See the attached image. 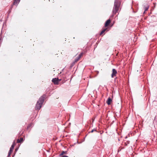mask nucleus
Returning <instances> with one entry per match:
<instances>
[{
	"label": "nucleus",
	"mask_w": 157,
	"mask_h": 157,
	"mask_svg": "<svg viewBox=\"0 0 157 157\" xmlns=\"http://www.w3.org/2000/svg\"><path fill=\"white\" fill-rule=\"evenodd\" d=\"M45 97V96L44 95L40 98L36 105V109L39 110L40 109L44 102Z\"/></svg>",
	"instance_id": "nucleus-1"
},
{
	"label": "nucleus",
	"mask_w": 157,
	"mask_h": 157,
	"mask_svg": "<svg viewBox=\"0 0 157 157\" xmlns=\"http://www.w3.org/2000/svg\"><path fill=\"white\" fill-rule=\"evenodd\" d=\"M120 5V2L117 0H115L113 10V13L115 14L118 11Z\"/></svg>",
	"instance_id": "nucleus-2"
},
{
	"label": "nucleus",
	"mask_w": 157,
	"mask_h": 157,
	"mask_svg": "<svg viewBox=\"0 0 157 157\" xmlns=\"http://www.w3.org/2000/svg\"><path fill=\"white\" fill-rule=\"evenodd\" d=\"M61 80V79H59L58 78H54L52 79V82L55 84H58L59 82Z\"/></svg>",
	"instance_id": "nucleus-3"
},
{
	"label": "nucleus",
	"mask_w": 157,
	"mask_h": 157,
	"mask_svg": "<svg viewBox=\"0 0 157 157\" xmlns=\"http://www.w3.org/2000/svg\"><path fill=\"white\" fill-rule=\"evenodd\" d=\"M117 73V71L115 69H113L112 70V73L111 75L112 77L113 78L114 76H115Z\"/></svg>",
	"instance_id": "nucleus-4"
},
{
	"label": "nucleus",
	"mask_w": 157,
	"mask_h": 157,
	"mask_svg": "<svg viewBox=\"0 0 157 157\" xmlns=\"http://www.w3.org/2000/svg\"><path fill=\"white\" fill-rule=\"evenodd\" d=\"M20 1V0H14L13 4L14 5H16L17 6L19 3Z\"/></svg>",
	"instance_id": "nucleus-5"
},
{
	"label": "nucleus",
	"mask_w": 157,
	"mask_h": 157,
	"mask_svg": "<svg viewBox=\"0 0 157 157\" xmlns=\"http://www.w3.org/2000/svg\"><path fill=\"white\" fill-rule=\"evenodd\" d=\"M110 22H111V21H110V19H109V20H107L105 22V27L109 25V24L110 23Z\"/></svg>",
	"instance_id": "nucleus-6"
},
{
	"label": "nucleus",
	"mask_w": 157,
	"mask_h": 157,
	"mask_svg": "<svg viewBox=\"0 0 157 157\" xmlns=\"http://www.w3.org/2000/svg\"><path fill=\"white\" fill-rule=\"evenodd\" d=\"M111 101L112 100L111 98H109L107 101L106 102L108 105H109L110 104V103Z\"/></svg>",
	"instance_id": "nucleus-7"
},
{
	"label": "nucleus",
	"mask_w": 157,
	"mask_h": 157,
	"mask_svg": "<svg viewBox=\"0 0 157 157\" xmlns=\"http://www.w3.org/2000/svg\"><path fill=\"white\" fill-rule=\"evenodd\" d=\"M23 139L22 138H21L20 139H18L17 140V143H20L22 142Z\"/></svg>",
	"instance_id": "nucleus-8"
},
{
	"label": "nucleus",
	"mask_w": 157,
	"mask_h": 157,
	"mask_svg": "<svg viewBox=\"0 0 157 157\" xmlns=\"http://www.w3.org/2000/svg\"><path fill=\"white\" fill-rule=\"evenodd\" d=\"M15 145V142H14L13 144L12 145L11 147L10 148V150L11 151H13V149L14 146Z\"/></svg>",
	"instance_id": "nucleus-9"
},
{
	"label": "nucleus",
	"mask_w": 157,
	"mask_h": 157,
	"mask_svg": "<svg viewBox=\"0 0 157 157\" xmlns=\"http://www.w3.org/2000/svg\"><path fill=\"white\" fill-rule=\"evenodd\" d=\"M107 29V28L103 29L100 33V35H102Z\"/></svg>",
	"instance_id": "nucleus-10"
},
{
	"label": "nucleus",
	"mask_w": 157,
	"mask_h": 157,
	"mask_svg": "<svg viewBox=\"0 0 157 157\" xmlns=\"http://www.w3.org/2000/svg\"><path fill=\"white\" fill-rule=\"evenodd\" d=\"M149 8L148 6H147L144 8L145 11L144 13H145V12L148 10Z\"/></svg>",
	"instance_id": "nucleus-11"
},
{
	"label": "nucleus",
	"mask_w": 157,
	"mask_h": 157,
	"mask_svg": "<svg viewBox=\"0 0 157 157\" xmlns=\"http://www.w3.org/2000/svg\"><path fill=\"white\" fill-rule=\"evenodd\" d=\"M83 53H81L78 56H79V57L80 58H81L82 56L83 55Z\"/></svg>",
	"instance_id": "nucleus-12"
},
{
	"label": "nucleus",
	"mask_w": 157,
	"mask_h": 157,
	"mask_svg": "<svg viewBox=\"0 0 157 157\" xmlns=\"http://www.w3.org/2000/svg\"><path fill=\"white\" fill-rule=\"evenodd\" d=\"M83 53H81L78 56H79V57L80 58H81L82 56L83 55Z\"/></svg>",
	"instance_id": "nucleus-13"
},
{
	"label": "nucleus",
	"mask_w": 157,
	"mask_h": 157,
	"mask_svg": "<svg viewBox=\"0 0 157 157\" xmlns=\"http://www.w3.org/2000/svg\"><path fill=\"white\" fill-rule=\"evenodd\" d=\"M65 152L64 151H63L60 154V155H63L64 154H65Z\"/></svg>",
	"instance_id": "nucleus-14"
},
{
	"label": "nucleus",
	"mask_w": 157,
	"mask_h": 157,
	"mask_svg": "<svg viewBox=\"0 0 157 157\" xmlns=\"http://www.w3.org/2000/svg\"><path fill=\"white\" fill-rule=\"evenodd\" d=\"M32 125V124H29L28 127H27V128H28L29 127H30L31 125Z\"/></svg>",
	"instance_id": "nucleus-15"
},
{
	"label": "nucleus",
	"mask_w": 157,
	"mask_h": 157,
	"mask_svg": "<svg viewBox=\"0 0 157 157\" xmlns=\"http://www.w3.org/2000/svg\"><path fill=\"white\" fill-rule=\"evenodd\" d=\"M12 151H10H10H9V152L8 153H9V154H11V152H12Z\"/></svg>",
	"instance_id": "nucleus-16"
},
{
	"label": "nucleus",
	"mask_w": 157,
	"mask_h": 157,
	"mask_svg": "<svg viewBox=\"0 0 157 157\" xmlns=\"http://www.w3.org/2000/svg\"><path fill=\"white\" fill-rule=\"evenodd\" d=\"M12 151H10H10H9V152L8 153H9V154H11V152H12Z\"/></svg>",
	"instance_id": "nucleus-17"
},
{
	"label": "nucleus",
	"mask_w": 157,
	"mask_h": 157,
	"mask_svg": "<svg viewBox=\"0 0 157 157\" xmlns=\"http://www.w3.org/2000/svg\"><path fill=\"white\" fill-rule=\"evenodd\" d=\"M78 60H79V59H78L77 58H76L75 59V61L76 62H77V61H78Z\"/></svg>",
	"instance_id": "nucleus-18"
},
{
	"label": "nucleus",
	"mask_w": 157,
	"mask_h": 157,
	"mask_svg": "<svg viewBox=\"0 0 157 157\" xmlns=\"http://www.w3.org/2000/svg\"><path fill=\"white\" fill-rule=\"evenodd\" d=\"M62 157H69L67 155H64Z\"/></svg>",
	"instance_id": "nucleus-19"
},
{
	"label": "nucleus",
	"mask_w": 157,
	"mask_h": 157,
	"mask_svg": "<svg viewBox=\"0 0 157 157\" xmlns=\"http://www.w3.org/2000/svg\"><path fill=\"white\" fill-rule=\"evenodd\" d=\"M77 59H79V60L80 58V57H79V56H78L77 57Z\"/></svg>",
	"instance_id": "nucleus-20"
},
{
	"label": "nucleus",
	"mask_w": 157,
	"mask_h": 157,
	"mask_svg": "<svg viewBox=\"0 0 157 157\" xmlns=\"http://www.w3.org/2000/svg\"><path fill=\"white\" fill-rule=\"evenodd\" d=\"M94 130H91V132H94Z\"/></svg>",
	"instance_id": "nucleus-21"
},
{
	"label": "nucleus",
	"mask_w": 157,
	"mask_h": 157,
	"mask_svg": "<svg viewBox=\"0 0 157 157\" xmlns=\"http://www.w3.org/2000/svg\"><path fill=\"white\" fill-rule=\"evenodd\" d=\"M10 154H8V156H10Z\"/></svg>",
	"instance_id": "nucleus-22"
}]
</instances>
